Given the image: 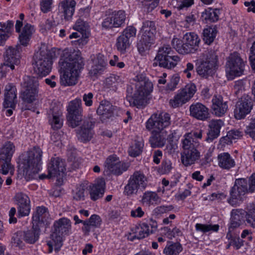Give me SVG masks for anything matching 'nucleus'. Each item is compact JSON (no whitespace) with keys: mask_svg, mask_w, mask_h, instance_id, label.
Instances as JSON below:
<instances>
[{"mask_svg":"<svg viewBox=\"0 0 255 255\" xmlns=\"http://www.w3.org/2000/svg\"><path fill=\"white\" fill-rule=\"evenodd\" d=\"M13 22L11 20L0 22V45H3L9 37Z\"/></svg>","mask_w":255,"mask_h":255,"instance_id":"obj_36","label":"nucleus"},{"mask_svg":"<svg viewBox=\"0 0 255 255\" xmlns=\"http://www.w3.org/2000/svg\"><path fill=\"white\" fill-rule=\"evenodd\" d=\"M114 110V107L108 101H102L97 109V112L100 115L110 117Z\"/></svg>","mask_w":255,"mask_h":255,"instance_id":"obj_43","label":"nucleus"},{"mask_svg":"<svg viewBox=\"0 0 255 255\" xmlns=\"http://www.w3.org/2000/svg\"><path fill=\"white\" fill-rule=\"evenodd\" d=\"M93 125L91 122L84 121L80 129L77 130V137L83 142H86L92 138L94 132L92 130Z\"/></svg>","mask_w":255,"mask_h":255,"instance_id":"obj_30","label":"nucleus"},{"mask_svg":"<svg viewBox=\"0 0 255 255\" xmlns=\"http://www.w3.org/2000/svg\"><path fill=\"white\" fill-rule=\"evenodd\" d=\"M24 18V14L20 13L19 14V19L16 21L15 28V31L17 33H20L19 35V40L21 44L23 46L27 45L29 41L32 34L31 25L30 24H25L21 31V27L23 25V20Z\"/></svg>","mask_w":255,"mask_h":255,"instance_id":"obj_21","label":"nucleus"},{"mask_svg":"<svg viewBox=\"0 0 255 255\" xmlns=\"http://www.w3.org/2000/svg\"><path fill=\"white\" fill-rule=\"evenodd\" d=\"M126 18V14L125 11H114L107 15L104 19L102 25L106 29L118 28L124 25Z\"/></svg>","mask_w":255,"mask_h":255,"instance_id":"obj_19","label":"nucleus"},{"mask_svg":"<svg viewBox=\"0 0 255 255\" xmlns=\"http://www.w3.org/2000/svg\"><path fill=\"white\" fill-rule=\"evenodd\" d=\"M87 26V23L83 19L79 18L76 20L75 23L73 26V28L78 32H83L86 30Z\"/></svg>","mask_w":255,"mask_h":255,"instance_id":"obj_59","label":"nucleus"},{"mask_svg":"<svg viewBox=\"0 0 255 255\" xmlns=\"http://www.w3.org/2000/svg\"><path fill=\"white\" fill-rule=\"evenodd\" d=\"M152 147H162L164 145L165 138L160 134V133H155L152 132V135L149 139Z\"/></svg>","mask_w":255,"mask_h":255,"instance_id":"obj_50","label":"nucleus"},{"mask_svg":"<svg viewBox=\"0 0 255 255\" xmlns=\"http://www.w3.org/2000/svg\"><path fill=\"white\" fill-rule=\"evenodd\" d=\"M42 153L39 147L33 148V173L38 172L41 169Z\"/></svg>","mask_w":255,"mask_h":255,"instance_id":"obj_39","label":"nucleus"},{"mask_svg":"<svg viewBox=\"0 0 255 255\" xmlns=\"http://www.w3.org/2000/svg\"><path fill=\"white\" fill-rule=\"evenodd\" d=\"M245 221L251 228L255 229V203L249 204L246 208Z\"/></svg>","mask_w":255,"mask_h":255,"instance_id":"obj_40","label":"nucleus"},{"mask_svg":"<svg viewBox=\"0 0 255 255\" xmlns=\"http://www.w3.org/2000/svg\"><path fill=\"white\" fill-rule=\"evenodd\" d=\"M196 92V87L193 83L187 84L184 88L179 90L174 97L169 101L170 106L176 108L188 102Z\"/></svg>","mask_w":255,"mask_h":255,"instance_id":"obj_12","label":"nucleus"},{"mask_svg":"<svg viewBox=\"0 0 255 255\" xmlns=\"http://www.w3.org/2000/svg\"><path fill=\"white\" fill-rule=\"evenodd\" d=\"M143 145L142 141L134 140L128 148L129 155L133 157L139 155L142 151Z\"/></svg>","mask_w":255,"mask_h":255,"instance_id":"obj_49","label":"nucleus"},{"mask_svg":"<svg viewBox=\"0 0 255 255\" xmlns=\"http://www.w3.org/2000/svg\"><path fill=\"white\" fill-rule=\"evenodd\" d=\"M174 207L172 205L169 206H160L156 207L153 211L155 215H159L167 212L170 211L173 209Z\"/></svg>","mask_w":255,"mask_h":255,"instance_id":"obj_58","label":"nucleus"},{"mask_svg":"<svg viewBox=\"0 0 255 255\" xmlns=\"http://www.w3.org/2000/svg\"><path fill=\"white\" fill-rule=\"evenodd\" d=\"M15 200L18 207L21 205H25L26 204H30L29 197L25 194L18 193L15 196Z\"/></svg>","mask_w":255,"mask_h":255,"instance_id":"obj_57","label":"nucleus"},{"mask_svg":"<svg viewBox=\"0 0 255 255\" xmlns=\"http://www.w3.org/2000/svg\"><path fill=\"white\" fill-rule=\"evenodd\" d=\"M92 63L94 65L107 66V62L104 56L101 53L94 55L92 58Z\"/></svg>","mask_w":255,"mask_h":255,"instance_id":"obj_60","label":"nucleus"},{"mask_svg":"<svg viewBox=\"0 0 255 255\" xmlns=\"http://www.w3.org/2000/svg\"><path fill=\"white\" fill-rule=\"evenodd\" d=\"M24 89L22 90L21 97L22 100L27 103L32 102V87L31 85L23 84Z\"/></svg>","mask_w":255,"mask_h":255,"instance_id":"obj_52","label":"nucleus"},{"mask_svg":"<svg viewBox=\"0 0 255 255\" xmlns=\"http://www.w3.org/2000/svg\"><path fill=\"white\" fill-rule=\"evenodd\" d=\"M61 112H52L51 116L49 117V123L54 129L60 128L63 125V120Z\"/></svg>","mask_w":255,"mask_h":255,"instance_id":"obj_45","label":"nucleus"},{"mask_svg":"<svg viewBox=\"0 0 255 255\" xmlns=\"http://www.w3.org/2000/svg\"><path fill=\"white\" fill-rule=\"evenodd\" d=\"M220 10L218 8H209L202 13V17L208 22H216L219 18Z\"/></svg>","mask_w":255,"mask_h":255,"instance_id":"obj_41","label":"nucleus"},{"mask_svg":"<svg viewBox=\"0 0 255 255\" xmlns=\"http://www.w3.org/2000/svg\"><path fill=\"white\" fill-rule=\"evenodd\" d=\"M245 62L237 52H234L228 57L226 64V73L229 80L241 76L244 72Z\"/></svg>","mask_w":255,"mask_h":255,"instance_id":"obj_9","label":"nucleus"},{"mask_svg":"<svg viewBox=\"0 0 255 255\" xmlns=\"http://www.w3.org/2000/svg\"><path fill=\"white\" fill-rule=\"evenodd\" d=\"M35 56L36 60L34 67V73L38 78H42L47 76L51 71V65L48 60L45 59L39 55V52H36Z\"/></svg>","mask_w":255,"mask_h":255,"instance_id":"obj_25","label":"nucleus"},{"mask_svg":"<svg viewBox=\"0 0 255 255\" xmlns=\"http://www.w3.org/2000/svg\"><path fill=\"white\" fill-rule=\"evenodd\" d=\"M162 230L164 231L165 235L169 239H172L173 238L181 236L182 235L181 230L176 227L174 228L172 230H171L168 227H164Z\"/></svg>","mask_w":255,"mask_h":255,"instance_id":"obj_53","label":"nucleus"},{"mask_svg":"<svg viewBox=\"0 0 255 255\" xmlns=\"http://www.w3.org/2000/svg\"><path fill=\"white\" fill-rule=\"evenodd\" d=\"M49 218L48 209L44 206H39L36 208L35 214L33 216V243L38 240L40 228L47 224Z\"/></svg>","mask_w":255,"mask_h":255,"instance_id":"obj_14","label":"nucleus"},{"mask_svg":"<svg viewBox=\"0 0 255 255\" xmlns=\"http://www.w3.org/2000/svg\"><path fill=\"white\" fill-rule=\"evenodd\" d=\"M121 82L120 76L113 74L106 79L105 85L108 88L115 91Z\"/></svg>","mask_w":255,"mask_h":255,"instance_id":"obj_47","label":"nucleus"},{"mask_svg":"<svg viewBox=\"0 0 255 255\" xmlns=\"http://www.w3.org/2000/svg\"><path fill=\"white\" fill-rule=\"evenodd\" d=\"M135 91L132 96L133 106H142L146 97L152 91L153 84L143 73H137L133 78Z\"/></svg>","mask_w":255,"mask_h":255,"instance_id":"obj_2","label":"nucleus"},{"mask_svg":"<svg viewBox=\"0 0 255 255\" xmlns=\"http://www.w3.org/2000/svg\"><path fill=\"white\" fill-rule=\"evenodd\" d=\"M136 29L131 26H128L122 33L117 38L116 46L122 53H124L129 48L131 44L130 39L136 35Z\"/></svg>","mask_w":255,"mask_h":255,"instance_id":"obj_20","label":"nucleus"},{"mask_svg":"<svg viewBox=\"0 0 255 255\" xmlns=\"http://www.w3.org/2000/svg\"><path fill=\"white\" fill-rule=\"evenodd\" d=\"M249 191L247 180L244 178L235 180V184L230 190L229 203L232 206H237L242 200L243 196Z\"/></svg>","mask_w":255,"mask_h":255,"instance_id":"obj_15","label":"nucleus"},{"mask_svg":"<svg viewBox=\"0 0 255 255\" xmlns=\"http://www.w3.org/2000/svg\"><path fill=\"white\" fill-rule=\"evenodd\" d=\"M170 5L178 10L186 9L194 4V0H171Z\"/></svg>","mask_w":255,"mask_h":255,"instance_id":"obj_46","label":"nucleus"},{"mask_svg":"<svg viewBox=\"0 0 255 255\" xmlns=\"http://www.w3.org/2000/svg\"><path fill=\"white\" fill-rule=\"evenodd\" d=\"M16 103V89L11 84L6 85L5 88L4 101L3 104L4 108H10L5 111V115L10 117L13 113L12 109L15 107Z\"/></svg>","mask_w":255,"mask_h":255,"instance_id":"obj_22","label":"nucleus"},{"mask_svg":"<svg viewBox=\"0 0 255 255\" xmlns=\"http://www.w3.org/2000/svg\"><path fill=\"white\" fill-rule=\"evenodd\" d=\"M246 133L255 140V117L251 119L249 125L247 127Z\"/></svg>","mask_w":255,"mask_h":255,"instance_id":"obj_62","label":"nucleus"},{"mask_svg":"<svg viewBox=\"0 0 255 255\" xmlns=\"http://www.w3.org/2000/svg\"><path fill=\"white\" fill-rule=\"evenodd\" d=\"M217 62V56L211 54L207 56L205 61H202L197 68V72L202 77H207L212 75L215 70Z\"/></svg>","mask_w":255,"mask_h":255,"instance_id":"obj_24","label":"nucleus"},{"mask_svg":"<svg viewBox=\"0 0 255 255\" xmlns=\"http://www.w3.org/2000/svg\"><path fill=\"white\" fill-rule=\"evenodd\" d=\"M52 0H41V10L44 13L50 11L52 9Z\"/></svg>","mask_w":255,"mask_h":255,"instance_id":"obj_64","label":"nucleus"},{"mask_svg":"<svg viewBox=\"0 0 255 255\" xmlns=\"http://www.w3.org/2000/svg\"><path fill=\"white\" fill-rule=\"evenodd\" d=\"M190 115L197 120L205 121L209 117V109L201 103H196L190 105Z\"/></svg>","mask_w":255,"mask_h":255,"instance_id":"obj_28","label":"nucleus"},{"mask_svg":"<svg viewBox=\"0 0 255 255\" xmlns=\"http://www.w3.org/2000/svg\"><path fill=\"white\" fill-rule=\"evenodd\" d=\"M211 110L216 117H221L228 110V102L224 100L222 96L215 95L212 99Z\"/></svg>","mask_w":255,"mask_h":255,"instance_id":"obj_26","label":"nucleus"},{"mask_svg":"<svg viewBox=\"0 0 255 255\" xmlns=\"http://www.w3.org/2000/svg\"><path fill=\"white\" fill-rule=\"evenodd\" d=\"M76 4V2L74 0H62L60 2V5L65 20L71 19L75 12Z\"/></svg>","mask_w":255,"mask_h":255,"instance_id":"obj_34","label":"nucleus"},{"mask_svg":"<svg viewBox=\"0 0 255 255\" xmlns=\"http://www.w3.org/2000/svg\"><path fill=\"white\" fill-rule=\"evenodd\" d=\"M198 145L199 143L193 140L190 134L184 136L182 140L183 150L181 153V161L185 166H190L200 159L201 154L197 149Z\"/></svg>","mask_w":255,"mask_h":255,"instance_id":"obj_3","label":"nucleus"},{"mask_svg":"<svg viewBox=\"0 0 255 255\" xmlns=\"http://www.w3.org/2000/svg\"><path fill=\"white\" fill-rule=\"evenodd\" d=\"M195 228L197 232L205 234L210 232H218L219 229V226L217 224L212 225L197 223L195 226Z\"/></svg>","mask_w":255,"mask_h":255,"instance_id":"obj_48","label":"nucleus"},{"mask_svg":"<svg viewBox=\"0 0 255 255\" xmlns=\"http://www.w3.org/2000/svg\"><path fill=\"white\" fill-rule=\"evenodd\" d=\"M86 188L84 185H80L73 191V197L77 201H84L87 195Z\"/></svg>","mask_w":255,"mask_h":255,"instance_id":"obj_51","label":"nucleus"},{"mask_svg":"<svg viewBox=\"0 0 255 255\" xmlns=\"http://www.w3.org/2000/svg\"><path fill=\"white\" fill-rule=\"evenodd\" d=\"M224 126V122L222 120L218 119L211 120L209 125L210 129L206 140L212 141L217 138L220 135L221 128Z\"/></svg>","mask_w":255,"mask_h":255,"instance_id":"obj_32","label":"nucleus"},{"mask_svg":"<svg viewBox=\"0 0 255 255\" xmlns=\"http://www.w3.org/2000/svg\"><path fill=\"white\" fill-rule=\"evenodd\" d=\"M171 124L170 115L166 113L154 114L151 116L146 123V128L151 132L160 133Z\"/></svg>","mask_w":255,"mask_h":255,"instance_id":"obj_10","label":"nucleus"},{"mask_svg":"<svg viewBox=\"0 0 255 255\" xmlns=\"http://www.w3.org/2000/svg\"><path fill=\"white\" fill-rule=\"evenodd\" d=\"M65 164L59 157H52L48 165V177L57 178L56 184L61 185L65 176Z\"/></svg>","mask_w":255,"mask_h":255,"instance_id":"obj_16","label":"nucleus"},{"mask_svg":"<svg viewBox=\"0 0 255 255\" xmlns=\"http://www.w3.org/2000/svg\"><path fill=\"white\" fill-rule=\"evenodd\" d=\"M217 33L216 27L209 26L205 28L203 32V39L205 43L210 44L214 40Z\"/></svg>","mask_w":255,"mask_h":255,"instance_id":"obj_44","label":"nucleus"},{"mask_svg":"<svg viewBox=\"0 0 255 255\" xmlns=\"http://www.w3.org/2000/svg\"><path fill=\"white\" fill-rule=\"evenodd\" d=\"M104 172L107 174L121 175L128 169L127 163L122 162L116 155H110L106 160L104 165Z\"/></svg>","mask_w":255,"mask_h":255,"instance_id":"obj_18","label":"nucleus"},{"mask_svg":"<svg viewBox=\"0 0 255 255\" xmlns=\"http://www.w3.org/2000/svg\"><path fill=\"white\" fill-rule=\"evenodd\" d=\"M141 33L142 35L137 42V47L140 53H143L149 49L154 41L156 33L154 22L149 20L143 22Z\"/></svg>","mask_w":255,"mask_h":255,"instance_id":"obj_7","label":"nucleus"},{"mask_svg":"<svg viewBox=\"0 0 255 255\" xmlns=\"http://www.w3.org/2000/svg\"><path fill=\"white\" fill-rule=\"evenodd\" d=\"M182 250V246L180 243L169 242L163 250V254L165 255H179Z\"/></svg>","mask_w":255,"mask_h":255,"instance_id":"obj_42","label":"nucleus"},{"mask_svg":"<svg viewBox=\"0 0 255 255\" xmlns=\"http://www.w3.org/2000/svg\"><path fill=\"white\" fill-rule=\"evenodd\" d=\"M180 81V77L178 74L173 75L170 78V81L166 85V89L167 91H173L177 88Z\"/></svg>","mask_w":255,"mask_h":255,"instance_id":"obj_56","label":"nucleus"},{"mask_svg":"<svg viewBox=\"0 0 255 255\" xmlns=\"http://www.w3.org/2000/svg\"><path fill=\"white\" fill-rule=\"evenodd\" d=\"M151 222L149 224L142 223L132 227L127 235L128 239L133 241L136 239H143L155 232L157 228V224L152 220Z\"/></svg>","mask_w":255,"mask_h":255,"instance_id":"obj_11","label":"nucleus"},{"mask_svg":"<svg viewBox=\"0 0 255 255\" xmlns=\"http://www.w3.org/2000/svg\"><path fill=\"white\" fill-rule=\"evenodd\" d=\"M67 119L71 127L75 128L79 125L82 117V104L81 100L76 98L68 103L67 107Z\"/></svg>","mask_w":255,"mask_h":255,"instance_id":"obj_17","label":"nucleus"},{"mask_svg":"<svg viewBox=\"0 0 255 255\" xmlns=\"http://www.w3.org/2000/svg\"><path fill=\"white\" fill-rule=\"evenodd\" d=\"M219 165L223 169H229L235 165V161L227 152H224L218 155Z\"/></svg>","mask_w":255,"mask_h":255,"instance_id":"obj_38","label":"nucleus"},{"mask_svg":"<svg viewBox=\"0 0 255 255\" xmlns=\"http://www.w3.org/2000/svg\"><path fill=\"white\" fill-rule=\"evenodd\" d=\"M15 148L10 141L5 142L0 149V160L11 161Z\"/></svg>","mask_w":255,"mask_h":255,"instance_id":"obj_35","label":"nucleus"},{"mask_svg":"<svg viewBox=\"0 0 255 255\" xmlns=\"http://www.w3.org/2000/svg\"><path fill=\"white\" fill-rule=\"evenodd\" d=\"M244 241L240 237H234L231 239L229 246H232L236 250H238L244 246Z\"/></svg>","mask_w":255,"mask_h":255,"instance_id":"obj_63","label":"nucleus"},{"mask_svg":"<svg viewBox=\"0 0 255 255\" xmlns=\"http://www.w3.org/2000/svg\"><path fill=\"white\" fill-rule=\"evenodd\" d=\"M200 39L194 32H187L182 39L174 38L171 44L176 51L181 54L195 53L199 49Z\"/></svg>","mask_w":255,"mask_h":255,"instance_id":"obj_4","label":"nucleus"},{"mask_svg":"<svg viewBox=\"0 0 255 255\" xmlns=\"http://www.w3.org/2000/svg\"><path fill=\"white\" fill-rule=\"evenodd\" d=\"M147 185V179L143 172L140 171H135L128 180V184L125 186L124 193L131 197L136 195L139 191L144 190Z\"/></svg>","mask_w":255,"mask_h":255,"instance_id":"obj_8","label":"nucleus"},{"mask_svg":"<svg viewBox=\"0 0 255 255\" xmlns=\"http://www.w3.org/2000/svg\"><path fill=\"white\" fill-rule=\"evenodd\" d=\"M83 66V59L78 51L65 49L59 61L60 84L65 87L75 85Z\"/></svg>","mask_w":255,"mask_h":255,"instance_id":"obj_1","label":"nucleus"},{"mask_svg":"<svg viewBox=\"0 0 255 255\" xmlns=\"http://www.w3.org/2000/svg\"><path fill=\"white\" fill-rule=\"evenodd\" d=\"M106 183L103 178L98 179L95 183L89 186L88 191L90 199L94 201L103 197L105 191Z\"/></svg>","mask_w":255,"mask_h":255,"instance_id":"obj_27","label":"nucleus"},{"mask_svg":"<svg viewBox=\"0 0 255 255\" xmlns=\"http://www.w3.org/2000/svg\"><path fill=\"white\" fill-rule=\"evenodd\" d=\"M55 231L51 235V241H48V246L50 252L53 246L55 249L62 246V236H68L71 233V222L67 218H62L55 221L54 224Z\"/></svg>","mask_w":255,"mask_h":255,"instance_id":"obj_5","label":"nucleus"},{"mask_svg":"<svg viewBox=\"0 0 255 255\" xmlns=\"http://www.w3.org/2000/svg\"><path fill=\"white\" fill-rule=\"evenodd\" d=\"M173 52L169 45L164 44L160 47L154 59L153 66L167 69L175 67L180 61V58L177 55H172Z\"/></svg>","mask_w":255,"mask_h":255,"instance_id":"obj_6","label":"nucleus"},{"mask_svg":"<svg viewBox=\"0 0 255 255\" xmlns=\"http://www.w3.org/2000/svg\"><path fill=\"white\" fill-rule=\"evenodd\" d=\"M18 174L26 181L32 179V151L28 150L21 153L16 160Z\"/></svg>","mask_w":255,"mask_h":255,"instance_id":"obj_13","label":"nucleus"},{"mask_svg":"<svg viewBox=\"0 0 255 255\" xmlns=\"http://www.w3.org/2000/svg\"><path fill=\"white\" fill-rule=\"evenodd\" d=\"M172 168L171 161L166 159L163 160L161 163L160 171L162 174H167L170 172Z\"/></svg>","mask_w":255,"mask_h":255,"instance_id":"obj_61","label":"nucleus"},{"mask_svg":"<svg viewBox=\"0 0 255 255\" xmlns=\"http://www.w3.org/2000/svg\"><path fill=\"white\" fill-rule=\"evenodd\" d=\"M252 100L248 96L242 97L237 103L234 110V116L236 119H244L249 114L252 109Z\"/></svg>","mask_w":255,"mask_h":255,"instance_id":"obj_23","label":"nucleus"},{"mask_svg":"<svg viewBox=\"0 0 255 255\" xmlns=\"http://www.w3.org/2000/svg\"><path fill=\"white\" fill-rule=\"evenodd\" d=\"M3 163L1 165L0 172L3 175H7L10 173L11 175L14 173V168L11 163V161H3Z\"/></svg>","mask_w":255,"mask_h":255,"instance_id":"obj_54","label":"nucleus"},{"mask_svg":"<svg viewBox=\"0 0 255 255\" xmlns=\"http://www.w3.org/2000/svg\"><path fill=\"white\" fill-rule=\"evenodd\" d=\"M160 198L155 192L147 191L142 195L141 202L143 205L150 206L160 203Z\"/></svg>","mask_w":255,"mask_h":255,"instance_id":"obj_37","label":"nucleus"},{"mask_svg":"<svg viewBox=\"0 0 255 255\" xmlns=\"http://www.w3.org/2000/svg\"><path fill=\"white\" fill-rule=\"evenodd\" d=\"M101 223L102 220L99 216L92 215L89 219L84 221L82 230L85 234L88 235L90 232H94L96 228H99Z\"/></svg>","mask_w":255,"mask_h":255,"instance_id":"obj_31","label":"nucleus"},{"mask_svg":"<svg viewBox=\"0 0 255 255\" xmlns=\"http://www.w3.org/2000/svg\"><path fill=\"white\" fill-rule=\"evenodd\" d=\"M39 55L42 56L45 59L48 60V61L52 65L53 60L56 59L61 54V51L60 49L53 48L48 51L47 46L44 44H42L39 47Z\"/></svg>","mask_w":255,"mask_h":255,"instance_id":"obj_33","label":"nucleus"},{"mask_svg":"<svg viewBox=\"0 0 255 255\" xmlns=\"http://www.w3.org/2000/svg\"><path fill=\"white\" fill-rule=\"evenodd\" d=\"M19 56L16 48L9 46L5 50L4 54V65L10 68L11 70L14 69V65L19 63Z\"/></svg>","mask_w":255,"mask_h":255,"instance_id":"obj_29","label":"nucleus"},{"mask_svg":"<svg viewBox=\"0 0 255 255\" xmlns=\"http://www.w3.org/2000/svg\"><path fill=\"white\" fill-rule=\"evenodd\" d=\"M107 66L93 64L89 74L91 77H97L102 74L106 69Z\"/></svg>","mask_w":255,"mask_h":255,"instance_id":"obj_55","label":"nucleus"}]
</instances>
